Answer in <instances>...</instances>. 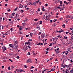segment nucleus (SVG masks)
<instances>
[{"label":"nucleus","mask_w":73,"mask_h":73,"mask_svg":"<svg viewBox=\"0 0 73 73\" xmlns=\"http://www.w3.org/2000/svg\"><path fill=\"white\" fill-rule=\"evenodd\" d=\"M18 43V41H16L14 43V46L16 48H18V44H17Z\"/></svg>","instance_id":"nucleus-1"},{"label":"nucleus","mask_w":73,"mask_h":73,"mask_svg":"<svg viewBox=\"0 0 73 73\" xmlns=\"http://www.w3.org/2000/svg\"><path fill=\"white\" fill-rule=\"evenodd\" d=\"M2 48L3 49V52H4V50H6L7 49V48L6 47H4V46L2 47Z\"/></svg>","instance_id":"nucleus-2"},{"label":"nucleus","mask_w":73,"mask_h":73,"mask_svg":"<svg viewBox=\"0 0 73 73\" xmlns=\"http://www.w3.org/2000/svg\"><path fill=\"white\" fill-rule=\"evenodd\" d=\"M23 7H24V5H21V4H20V5L19 6V7L20 8H23Z\"/></svg>","instance_id":"nucleus-3"},{"label":"nucleus","mask_w":73,"mask_h":73,"mask_svg":"<svg viewBox=\"0 0 73 73\" xmlns=\"http://www.w3.org/2000/svg\"><path fill=\"white\" fill-rule=\"evenodd\" d=\"M42 38H44V37H45V34H42L41 36Z\"/></svg>","instance_id":"nucleus-4"},{"label":"nucleus","mask_w":73,"mask_h":73,"mask_svg":"<svg viewBox=\"0 0 73 73\" xmlns=\"http://www.w3.org/2000/svg\"><path fill=\"white\" fill-rule=\"evenodd\" d=\"M64 53L65 54L66 56H67V55H68V51H66V52H64Z\"/></svg>","instance_id":"nucleus-5"},{"label":"nucleus","mask_w":73,"mask_h":73,"mask_svg":"<svg viewBox=\"0 0 73 73\" xmlns=\"http://www.w3.org/2000/svg\"><path fill=\"white\" fill-rule=\"evenodd\" d=\"M30 61H31V59H29L26 62L28 63V62H29Z\"/></svg>","instance_id":"nucleus-6"},{"label":"nucleus","mask_w":73,"mask_h":73,"mask_svg":"<svg viewBox=\"0 0 73 73\" xmlns=\"http://www.w3.org/2000/svg\"><path fill=\"white\" fill-rule=\"evenodd\" d=\"M64 3H65L66 4V5H68V3H67V2H66V1H64Z\"/></svg>","instance_id":"nucleus-7"},{"label":"nucleus","mask_w":73,"mask_h":73,"mask_svg":"<svg viewBox=\"0 0 73 73\" xmlns=\"http://www.w3.org/2000/svg\"><path fill=\"white\" fill-rule=\"evenodd\" d=\"M54 68H53L52 69H51V71H54V70H55V69H54Z\"/></svg>","instance_id":"nucleus-8"},{"label":"nucleus","mask_w":73,"mask_h":73,"mask_svg":"<svg viewBox=\"0 0 73 73\" xmlns=\"http://www.w3.org/2000/svg\"><path fill=\"white\" fill-rule=\"evenodd\" d=\"M30 41H31V39H29V40L28 41V44H30V43L31 42H29Z\"/></svg>","instance_id":"nucleus-9"},{"label":"nucleus","mask_w":73,"mask_h":73,"mask_svg":"<svg viewBox=\"0 0 73 73\" xmlns=\"http://www.w3.org/2000/svg\"><path fill=\"white\" fill-rule=\"evenodd\" d=\"M61 32H64V31H63V30H62L61 31H60L59 33H61Z\"/></svg>","instance_id":"nucleus-10"},{"label":"nucleus","mask_w":73,"mask_h":73,"mask_svg":"<svg viewBox=\"0 0 73 73\" xmlns=\"http://www.w3.org/2000/svg\"><path fill=\"white\" fill-rule=\"evenodd\" d=\"M67 71H68V69H67L65 71V72H64V73H68V72H67Z\"/></svg>","instance_id":"nucleus-11"},{"label":"nucleus","mask_w":73,"mask_h":73,"mask_svg":"<svg viewBox=\"0 0 73 73\" xmlns=\"http://www.w3.org/2000/svg\"><path fill=\"white\" fill-rule=\"evenodd\" d=\"M60 5H61V4H62V1H60Z\"/></svg>","instance_id":"nucleus-12"},{"label":"nucleus","mask_w":73,"mask_h":73,"mask_svg":"<svg viewBox=\"0 0 73 73\" xmlns=\"http://www.w3.org/2000/svg\"><path fill=\"white\" fill-rule=\"evenodd\" d=\"M59 51H56V54H58V53H59Z\"/></svg>","instance_id":"nucleus-13"},{"label":"nucleus","mask_w":73,"mask_h":73,"mask_svg":"<svg viewBox=\"0 0 73 73\" xmlns=\"http://www.w3.org/2000/svg\"><path fill=\"white\" fill-rule=\"evenodd\" d=\"M30 35L31 37H32V35H33V34L32 33H31L30 34Z\"/></svg>","instance_id":"nucleus-14"},{"label":"nucleus","mask_w":73,"mask_h":73,"mask_svg":"<svg viewBox=\"0 0 73 73\" xmlns=\"http://www.w3.org/2000/svg\"><path fill=\"white\" fill-rule=\"evenodd\" d=\"M2 19V17H0V22H1Z\"/></svg>","instance_id":"nucleus-15"},{"label":"nucleus","mask_w":73,"mask_h":73,"mask_svg":"<svg viewBox=\"0 0 73 73\" xmlns=\"http://www.w3.org/2000/svg\"><path fill=\"white\" fill-rule=\"evenodd\" d=\"M25 20H26L24 21V22H25V21H27V18H25Z\"/></svg>","instance_id":"nucleus-16"},{"label":"nucleus","mask_w":73,"mask_h":73,"mask_svg":"<svg viewBox=\"0 0 73 73\" xmlns=\"http://www.w3.org/2000/svg\"><path fill=\"white\" fill-rule=\"evenodd\" d=\"M36 26H37V27H36V28L37 29H38V28H39V26H37V24H36Z\"/></svg>","instance_id":"nucleus-17"},{"label":"nucleus","mask_w":73,"mask_h":73,"mask_svg":"<svg viewBox=\"0 0 73 73\" xmlns=\"http://www.w3.org/2000/svg\"><path fill=\"white\" fill-rule=\"evenodd\" d=\"M36 3H37L36 2H34V3L33 4V5H35L36 4Z\"/></svg>","instance_id":"nucleus-18"},{"label":"nucleus","mask_w":73,"mask_h":73,"mask_svg":"<svg viewBox=\"0 0 73 73\" xmlns=\"http://www.w3.org/2000/svg\"><path fill=\"white\" fill-rule=\"evenodd\" d=\"M62 27H63V28H65V24H64L62 26Z\"/></svg>","instance_id":"nucleus-19"},{"label":"nucleus","mask_w":73,"mask_h":73,"mask_svg":"<svg viewBox=\"0 0 73 73\" xmlns=\"http://www.w3.org/2000/svg\"><path fill=\"white\" fill-rule=\"evenodd\" d=\"M17 58L19 59V58H20V56H17Z\"/></svg>","instance_id":"nucleus-20"},{"label":"nucleus","mask_w":73,"mask_h":73,"mask_svg":"<svg viewBox=\"0 0 73 73\" xmlns=\"http://www.w3.org/2000/svg\"><path fill=\"white\" fill-rule=\"evenodd\" d=\"M22 29H21V26H20V28H19V30H21Z\"/></svg>","instance_id":"nucleus-21"},{"label":"nucleus","mask_w":73,"mask_h":73,"mask_svg":"<svg viewBox=\"0 0 73 73\" xmlns=\"http://www.w3.org/2000/svg\"><path fill=\"white\" fill-rule=\"evenodd\" d=\"M9 32H6V33L7 34V35H8V34H9Z\"/></svg>","instance_id":"nucleus-22"},{"label":"nucleus","mask_w":73,"mask_h":73,"mask_svg":"<svg viewBox=\"0 0 73 73\" xmlns=\"http://www.w3.org/2000/svg\"><path fill=\"white\" fill-rule=\"evenodd\" d=\"M35 21H37V20H38V19H34Z\"/></svg>","instance_id":"nucleus-23"},{"label":"nucleus","mask_w":73,"mask_h":73,"mask_svg":"<svg viewBox=\"0 0 73 73\" xmlns=\"http://www.w3.org/2000/svg\"><path fill=\"white\" fill-rule=\"evenodd\" d=\"M24 66H25V68H27V67H28V66L26 65H24Z\"/></svg>","instance_id":"nucleus-24"},{"label":"nucleus","mask_w":73,"mask_h":73,"mask_svg":"<svg viewBox=\"0 0 73 73\" xmlns=\"http://www.w3.org/2000/svg\"><path fill=\"white\" fill-rule=\"evenodd\" d=\"M15 13H13L12 14V16H14L15 15Z\"/></svg>","instance_id":"nucleus-25"},{"label":"nucleus","mask_w":73,"mask_h":73,"mask_svg":"<svg viewBox=\"0 0 73 73\" xmlns=\"http://www.w3.org/2000/svg\"><path fill=\"white\" fill-rule=\"evenodd\" d=\"M20 72H23V70H22L21 69V70Z\"/></svg>","instance_id":"nucleus-26"},{"label":"nucleus","mask_w":73,"mask_h":73,"mask_svg":"<svg viewBox=\"0 0 73 73\" xmlns=\"http://www.w3.org/2000/svg\"><path fill=\"white\" fill-rule=\"evenodd\" d=\"M40 23H39L40 24H42V21H40Z\"/></svg>","instance_id":"nucleus-27"},{"label":"nucleus","mask_w":73,"mask_h":73,"mask_svg":"<svg viewBox=\"0 0 73 73\" xmlns=\"http://www.w3.org/2000/svg\"><path fill=\"white\" fill-rule=\"evenodd\" d=\"M42 9H44L45 8V7H44V6H42Z\"/></svg>","instance_id":"nucleus-28"},{"label":"nucleus","mask_w":73,"mask_h":73,"mask_svg":"<svg viewBox=\"0 0 73 73\" xmlns=\"http://www.w3.org/2000/svg\"><path fill=\"white\" fill-rule=\"evenodd\" d=\"M70 17L69 16H68L66 17V18H70Z\"/></svg>","instance_id":"nucleus-29"},{"label":"nucleus","mask_w":73,"mask_h":73,"mask_svg":"<svg viewBox=\"0 0 73 73\" xmlns=\"http://www.w3.org/2000/svg\"><path fill=\"white\" fill-rule=\"evenodd\" d=\"M21 13H23V12H24V11L23 10H21Z\"/></svg>","instance_id":"nucleus-30"},{"label":"nucleus","mask_w":73,"mask_h":73,"mask_svg":"<svg viewBox=\"0 0 73 73\" xmlns=\"http://www.w3.org/2000/svg\"><path fill=\"white\" fill-rule=\"evenodd\" d=\"M58 8H59V9H61V8H60V5L58 6V7H57Z\"/></svg>","instance_id":"nucleus-31"},{"label":"nucleus","mask_w":73,"mask_h":73,"mask_svg":"<svg viewBox=\"0 0 73 73\" xmlns=\"http://www.w3.org/2000/svg\"><path fill=\"white\" fill-rule=\"evenodd\" d=\"M17 8H18L17 7L15 9L14 11H16L17 10Z\"/></svg>","instance_id":"nucleus-32"},{"label":"nucleus","mask_w":73,"mask_h":73,"mask_svg":"<svg viewBox=\"0 0 73 73\" xmlns=\"http://www.w3.org/2000/svg\"><path fill=\"white\" fill-rule=\"evenodd\" d=\"M11 30V32H12L13 31V29L12 28H11L10 29Z\"/></svg>","instance_id":"nucleus-33"},{"label":"nucleus","mask_w":73,"mask_h":73,"mask_svg":"<svg viewBox=\"0 0 73 73\" xmlns=\"http://www.w3.org/2000/svg\"><path fill=\"white\" fill-rule=\"evenodd\" d=\"M25 23H23L22 24V25H23V26H24V25H25Z\"/></svg>","instance_id":"nucleus-34"},{"label":"nucleus","mask_w":73,"mask_h":73,"mask_svg":"<svg viewBox=\"0 0 73 73\" xmlns=\"http://www.w3.org/2000/svg\"><path fill=\"white\" fill-rule=\"evenodd\" d=\"M70 72L71 73H73V70H70Z\"/></svg>","instance_id":"nucleus-35"},{"label":"nucleus","mask_w":73,"mask_h":73,"mask_svg":"<svg viewBox=\"0 0 73 73\" xmlns=\"http://www.w3.org/2000/svg\"><path fill=\"white\" fill-rule=\"evenodd\" d=\"M52 45V43H50L49 46H51Z\"/></svg>","instance_id":"nucleus-36"},{"label":"nucleus","mask_w":73,"mask_h":73,"mask_svg":"<svg viewBox=\"0 0 73 73\" xmlns=\"http://www.w3.org/2000/svg\"><path fill=\"white\" fill-rule=\"evenodd\" d=\"M25 49H26V50H27V49H28V48H27V46H26V47Z\"/></svg>","instance_id":"nucleus-37"},{"label":"nucleus","mask_w":73,"mask_h":73,"mask_svg":"<svg viewBox=\"0 0 73 73\" xmlns=\"http://www.w3.org/2000/svg\"><path fill=\"white\" fill-rule=\"evenodd\" d=\"M9 46H10L11 48H12V44H9Z\"/></svg>","instance_id":"nucleus-38"},{"label":"nucleus","mask_w":73,"mask_h":73,"mask_svg":"<svg viewBox=\"0 0 73 73\" xmlns=\"http://www.w3.org/2000/svg\"><path fill=\"white\" fill-rule=\"evenodd\" d=\"M39 1H40V0H38V1H36V3H38V2H39Z\"/></svg>","instance_id":"nucleus-39"},{"label":"nucleus","mask_w":73,"mask_h":73,"mask_svg":"<svg viewBox=\"0 0 73 73\" xmlns=\"http://www.w3.org/2000/svg\"><path fill=\"white\" fill-rule=\"evenodd\" d=\"M52 39H53V41H54V40H55V38H53Z\"/></svg>","instance_id":"nucleus-40"},{"label":"nucleus","mask_w":73,"mask_h":73,"mask_svg":"<svg viewBox=\"0 0 73 73\" xmlns=\"http://www.w3.org/2000/svg\"><path fill=\"white\" fill-rule=\"evenodd\" d=\"M12 69H13L14 68V67L12 66L11 67Z\"/></svg>","instance_id":"nucleus-41"},{"label":"nucleus","mask_w":73,"mask_h":73,"mask_svg":"<svg viewBox=\"0 0 73 73\" xmlns=\"http://www.w3.org/2000/svg\"><path fill=\"white\" fill-rule=\"evenodd\" d=\"M28 55H31V52H29L28 53Z\"/></svg>","instance_id":"nucleus-42"},{"label":"nucleus","mask_w":73,"mask_h":73,"mask_svg":"<svg viewBox=\"0 0 73 73\" xmlns=\"http://www.w3.org/2000/svg\"><path fill=\"white\" fill-rule=\"evenodd\" d=\"M3 61L5 62H7V60H3Z\"/></svg>","instance_id":"nucleus-43"},{"label":"nucleus","mask_w":73,"mask_h":73,"mask_svg":"<svg viewBox=\"0 0 73 73\" xmlns=\"http://www.w3.org/2000/svg\"><path fill=\"white\" fill-rule=\"evenodd\" d=\"M9 61H11V62H13V61L11 60V59H9Z\"/></svg>","instance_id":"nucleus-44"},{"label":"nucleus","mask_w":73,"mask_h":73,"mask_svg":"<svg viewBox=\"0 0 73 73\" xmlns=\"http://www.w3.org/2000/svg\"><path fill=\"white\" fill-rule=\"evenodd\" d=\"M17 16H16L15 17V19H17Z\"/></svg>","instance_id":"nucleus-45"},{"label":"nucleus","mask_w":73,"mask_h":73,"mask_svg":"<svg viewBox=\"0 0 73 73\" xmlns=\"http://www.w3.org/2000/svg\"><path fill=\"white\" fill-rule=\"evenodd\" d=\"M59 49H59V48H57V49L56 50L57 51H58V50H59Z\"/></svg>","instance_id":"nucleus-46"},{"label":"nucleus","mask_w":73,"mask_h":73,"mask_svg":"<svg viewBox=\"0 0 73 73\" xmlns=\"http://www.w3.org/2000/svg\"><path fill=\"white\" fill-rule=\"evenodd\" d=\"M42 11H43V12H44V11H45V9H42Z\"/></svg>","instance_id":"nucleus-47"},{"label":"nucleus","mask_w":73,"mask_h":73,"mask_svg":"<svg viewBox=\"0 0 73 73\" xmlns=\"http://www.w3.org/2000/svg\"><path fill=\"white\" fill-rule=\"evenodd\" d=\"M48 53H49L48 52L46 51V54H48Z\"/></svg>","instance_id":"nucleus-48"},{"label":"nucleus","mask_w":73,"mask_h":73,"mask_svg":"<svg viewBox=\"0 0 73 73\" xmlns=\"http://www.w3.org/2000/svg\"><path fill=\"white\" fill-rule=\"evenodd\" d=\"M29 36V35H26V37H28V36Z\"/></svg>","instance_id":"nucleus-49"},{"label":"nucleus","mask_w":73,"mask_h":73,"mask_svg":"<svg viewBox=\"0 0 73 73\" xmlns=\"http://www.w3.org/2000/svg\"><path fill=\"white\" fill-rule=\"evenodd\" d=\"M7 11H8V12H9V11H11V9H8V10H7Z\"/></svg>","instance_id":"nucleus-50"},{"label":"nucleus","mask_w":73,"mask_h":73,"mask_svg":"<svg viewBox=\"0 0 73 73\" xmlns=\"http://www.w3.org/2000/svg\"><path fill=\"white\" fill-rule=\"evenodd\" d=\"M2 69H4V66H2Z\"/></svg>","instance_id":"nucleus-51"},{"label":"nucleus","mask_w":73,"mask_h":73,"mask_svg":"<svg viewBox=\"0 0 73 73\" xmlns=\"http://www.w3.org/2000/svg\"><path fill=\"white\" fill-rule=\"evenodd\" d=\"M25 44H27V45H28V42H26L25 43Z\"/></svg>","instance_id":"nucleus-52"},{"label":"nucleus","mask_w":73,"mask_h":73,"mask_svg":"<svg viewBox=\"0 0 73 73\" xmlns=\"http://www.w3.org/2000/svg\"><path fill=\"white\" fill-rule=\"evenodd\" d=\"M33 55H34V56H36V54H35V53H33Z\"/></svg>","instance_id":"nucleus-53"},{"label":"nucleus","mask_w":73,"mask_h":73,"mask_svg":"<svg viewBox=\"0 0 73 73\" xmlns=\"http://www.w3.org/2000/svg\"><path fill=\"white\" fill-rule=\"evenodd\" d=\"M8 69L9 70H11V69H10V67L9 66V67H8Z\"/></svg>","instance_id":"nucleus-54"},{"label":"nucleus","mask_w":73,"mask_h":73,"mask_svg":"<svg viewBox=\"0 0 73 73\" xmlns=\"http://www.w3.org/2000/svg\"><path fill=\"white\" fill-rule=\"evenodd\" d=\"M29 9V7H27L26 8V9H27L28 10V9Z\"/></svg>","instance_id":"nucleus-55"},{"label":"nucleus","mask_w":73,"mask_h":73,"mask_svg":"<svg viewBox=\"0 0 73 73\" xmlns=\"http://www.w3.org/2000/svg\"><path fill=\"white\" fill-rule=\"evenodd\" d=\"M21 70V69H20V68H19V69H18V70H19V71L20 72V71Z\"/></svg>","instance_id":"nucleus-56"},{"label":"nucleus","mask_w":73,"mask_h":73,"mask_svg":"<svg viewBox=\"0 0 73 73\" xmlns=\"http://www.w3.org/2000/svg\"><path fill=\"white\" fill-rule=\"evenodd\" d=\"M52 21H53L52 20H51L50 21V23H52Z\"/></svg>","instance_id":"nucleus-57"},{"label":"nucleus","mask_w":73,"mask_h":73,"mask_svg":"<svg viewBox=\"0 0 73 73\" xmlns=\"http://www.w3.org/2000/svg\"><path fill=\"white\" fill-rule=\"evenodd\" d=\"M72 60V59L71 60L70 62H73V61Z\"/></svg>","instance_id":"nucleus-58"},{"label":"nucleus","mask_w":73,"mask_h":73,"mask_svg":"<svg viewBox=\"0 0 73 73\" xmlns=\"http://www.w3.org/2000/svg\"><path fill=\"white\" fill-rule=\"evenodd\" d=\"M31 72H32V73H33V70H31Z\"/></svg>","instance_id":"nucleus-59"},{"label":"nucleus","mask_w":73,"mask_h":73,"mask_svg":"<svg viewBox=\"0 0 73 73\" xmlns=\"http://www.w3.org/2000/svg\"><path fill=\"white\" fill-rule=\"evenodd\" d=\"M8 4H6L5 5V7H7Z\"/></svg>","instance_id":"nucleus-60"},{"label":"nucleus","mask_w":73,"mask_h":73,"mask_svg":"<svg viewBox=\"0 0 73 73\" xmlns=\"http://www.w3.org/2000/svg\"><path fill=\"white\" fill-rule=\"evenodd\" d=\"M46 50H49V48H47L46 49Z\"/></svg>","instance_id":"nucleus-61"},{"label":"nucleus","mask_w":73,"mask_h":73,"mask_svg":"<svg viewBox=\"0 0 73 73\" xmlns=\"http://www.w3.org/2000/svg\"><path fill=\"white\" fill-rule=\"evenodd\" d=\"M47 5H48V4L46 3L45 4V6L46 7H47Z\"/></svg>","instance_id":"nucleus-62"},{"label":"nucleus","mask_w":73,"mask_h":73,"mask_svg":"<svg viewBox=\"0 0 73 73\" xmlns=\"http://www.w3.org/2000/svg\"><path fill=\"white\" fill-rule=\"evenodd\" d=\"M71 39H72V40L73 39V36H72L71 37Z\"/></svg>","instance_id":"nucleus-63"},{"label":"nucleus","mask_w":73,"mask_h":73,"mask_svg":"<svg viewBox=\"0 0 73 73\" xmlns=\"http://www.w3.org/2000/svg\"><path fill=\"white\" fill-rule=\"evenodd\" d=\"M9 55H12V53H10V54H9Z\"/></svg>","instance_id":"nucleus-64"}]
</instances>
